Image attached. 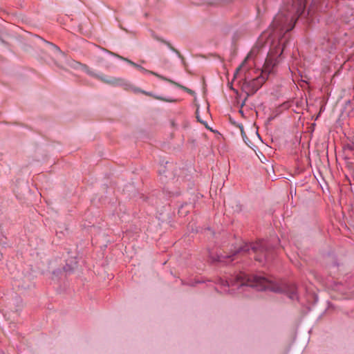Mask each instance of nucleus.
Wrapping results in <instances>:
<instances>
[{"instance_id":"nucleus-1","label":"nucleus","mask_w":354,"mask_h":354,"mask_svg":"<svg viewBox=\"0 0 354 354\" xmlns=\"http://www.w3.org/2000/svg\"><path fill=\"white\" fill-rule=\"evenodd\" d=\"M306 4V0H287L270 25V36L281 39L286 32L291 30L304 11Z\"/></svg>"},{"instance_id":"nucleus-2","label":"nucleus","mask_w":354,"mask_h":354,"mask_svg":"<svg viewBox=\"0 0 354 354\" xmlns=\"http://www.w3.org/2000/svg\"><path fill=\"white\" fill-rule=\"evenodd\" d=\"M226 283L228 286L241 287L248 286L255 287L259 290H268L275 292H280L283 290V287L272 280L261 277L248 276L243 272H240L232 277L230 281H226Z\"/></svg>"},{"instance_id":"nucleus-3","label":"nucleus","mask_w":354,"mask_h":354,"mask_svg":"<svg viewBox=\"0 0 354 354\" xmlns=\"http://www.w3.org/2000/svg\"><path fill=\"white\" fill-rule=\"evenodd\" d=\"M284 48L285 46L281 48L279 46H275L270 50L263 66L261 75L257 79L253 80V83L264 81L266 79L265 76L273 72L274 68L278 65L281 59V55Z\"/></svg>"},{"instance_id":"nucleus-4","label":"nucleus","mask_w":354,"mask_h":354,"mask_svg":"<svg viewBox=\"0 0 354 354\" xmlns=\"http://www.w3.org/2000/svg\"><path fill=\"white\" fill-rule=\"evenodd\" d=\"M250 250H252L254 253L257 254V256L255 257V259L257 261H262V257L260 255L261 254H264L265 257L266 256V249L264 244L262 242L256 243L251 245L245 244L243 247L240 248V250L238 251L237 252H248Z\"/></svg>"},{"instance_id":"nucleus-5","label":"nucleus","mask_w":354,"mask_h":354,"mask_svg":"<svg viewBox=\"0 0 354 354\" xmlns=\"http://www.w3.org/2000/svg\"><path fill=\"white\" fill-rule=\"evenodd\" d=\"M113 55L118 57L119 59H122V60H124L126 62H127L128 64H129L130 65H131L132 66L138 68V70H140V71L143 72V73H149V74H151L156 77H157L158 78L162 80H164V81H167L169 83H173V82L171 81V80H169V79H167V77H163L161 75H159L153 71H148L147 69H145V68H143L142 66L134 63L133 62L131 61L130 59H127V58H125V57H123L119 55H117L115 53H111Z\"/></svg>"},{"instance_id":"nucleus-6","label":"nucleus","mask_w":354,"mask_h":354,"mask_svg":"<svg viewBox=\"0 0 354 354\" xmlns=\"http://www.w3.org/2000/svg\"><path fill=\"white\" fill-rule=\"evenodd\" d=\"M153 38L158 41H160L161 43L165 44L171 50H172L173 52H174L177 55L178 57L181 59L182 61V63L184 64H185V58L184 57L181 55V53L177 50L171 44L170 42L163 39L162 38H160L156 35H154L153 36Z\"/></svg>"},{"instance_id":"nucleus-7","label":"nucleus","mask_w":354,"mask_h":354,"mask_svg":"<svg viewBox=\"0 0 354 354\" xmlns=\"http://www.w3.org/2000/svg\"><path fill=\"white\" fill-rule=\"evenodd\" d=\"M97 77L102 82L112 86H117L121 82L120 78L108 77L104 75H97Z\"/></svg>"},{"instance_id":"nucleus-8","label":"nucleus","mask_w":354,"mask_h":354,"mask_svg":"<svg viewBox=\"0 0 354 354\" xmlns=\"http://www.w3.org/2000/svg\"><path fill=\"white\" fill-rule=\"evenodd\" d=\"M120 84H118L117 86H122L124 89L127 91H131L134 93H137L138 91H140L139 88L134 86L130 82H127L122 79H120Z\"/></svg>"},{"instance_id":"nucleus-9","label":"nucleus","mask_w":354,"mask_h":354,"mask_svg":"<svg viewBox=\"0 0 354 354\" xmlns=\"http://www.w3.org/2000/svg\"><path fill=\"white\" fill-rule=\"evenodd\" d=\"M241 136H242V138L244 141V142L248 146V147H250V145H252V143L251 142V141L249 140V138L247 137L245 131H244V129L243 128V127L241 128Z\"/></svg>"},{"instance_id":"nucleus-10","label":"nucleus","mask_w":354,"mask_h":354,"mask_svg":"<svg viewBox=\"0 0 354 354\" xmlns=\"http://www.w3.org/2000/svg\"><path fill=\"white\" fill-rule=\"evenodd\" d=\"M231 257V255H223L220 254L218 255L217 259H214L215 261L220 262H227V259Z\"/></svg>"},{"instance_id":"nucleus-11","label":"nucleus","mask_w":354,"mask_h":354,"mask_svg":"<svg viewBox=\"0 0 354 354\" xmlns=\"http://www.w3.org/2000/svg\"><path fill=\"white\" fill-rule=\"evenodd\" d=\"M250 55H251V53H249L247 55V57L244 59V60L243 61L241 64L237 68L236 73H238L241 70V68L245 65V64L247 62V61L250 59Z\"/></svg>"},{"instance_id":"nucleus-12","label":"nucleus","mask_w":354,"mask_h":354,"mask_svg":"<svg viewBox=\"0 0 354 354\" xmlns=\"http://www.w3.org/2000/svg\"><path fill=\"white\" fill-rule=\"evenodd\" d=\"M48 44L50 46L52 50L54 52H55V53H62V51L59 49V48L58 46H57L56 45H55V44H53L52 43H48Z\"/></svg>"},{"instance_id":"nucleus-13","label":"nucleus","mask_w":354,"mask_h":354,"mask_svg":"<svg viewBox=\"0 0 354 354\" xmlns=\"http://www.w3.org/2000/svg\"><path fill=\"white\" fill-rule=\"evenodd\" d=\"M289 297L292 299H294L296 297V290L295 287H292L291 290L290 291Z\"/></svg>"},{"instance_id":"nucleus-14","label":"nucleus","mask_w":354,"mask_h":354,"mask_svg":"<svg viewBox=\"0 0 354 354\" xmlns=\"http://www.w3.org/2000/svg\"><path fill=\"white\" fill-rule=\"evenodd\" d=\"M171 81L173 82V83H172L173 84H174V85H176V86H179V87L182 88L183 90L186 91L187 92H188V93H192V90H190V89H189V88H187L185 87V86H183L179 85L178 83H176V82H174L173 80H171Z\"/></svg>"},{"instance_id":"nucleus-15","label":"nucleus","mask_w":354,"mask_h":354,"mask_svg":"<svg viewBox=\"0 0 354 354\" xmlns=\"http://www.w3.org/2000/svg\"><path fill=\"white\" fill-rule=\"evenodd\" d=\"M80 66H81V68H82V70H84L87 73L92 75V73H91V70L89 69V68L86 65H85V64H80Z\"/></svg>"},{"instance_id":"nucleus-16","label":"nucleus","mask_w":354,"mask_h":354,"mask_svg":"<svg viewBox=\"0 0 354 354\" xmlns=\"http://www.w3.org/2000/svg\"><path fill=\"white\" fill-rule=\"evenodd\" d=\"M157 100H162V101H165V102H176V100H166L163 97H154Z\"/></svg>"},{"instance_id":"nucleus-17","label":"nucleus","mask_w":354,"mask_h":354,"mask_svg":"<svg viewBox=\"0 0 354 354\" xmlns=\"http://www.w3.org/2000/svg\"><path fill=\"white\" fill-rule=\"evenodd\" d=\"M138 92L142 93H143V94H145L146 95H148V96H152V94L151 93L142 91L140 88V91H137V93H138Z\"/></svg>"}]
</instances>
